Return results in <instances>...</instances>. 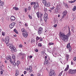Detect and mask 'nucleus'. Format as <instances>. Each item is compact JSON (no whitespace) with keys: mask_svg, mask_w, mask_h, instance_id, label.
I'll return each mask as SVG.
<instances>
[{"mask_svg":"<svg viewBox=\"0 0 76 76\" xmlns=\"http://www.w3.org/2000/svg\"><path fill=\"white\" fill-rule=\"evenodd\" d=\"M69 33L66 35H64V33H60V38L65 42H66L67 41L68 39H69V37L70 35V28H69Z\"/></svg>","mask_w":76,"mask_h":76,"instance_id":"1","label":"nucleus"},{"mask_svg":"<svg viewBox=\"0 0 76 76\" xmlns=\"http://www.w3.org/2000/svg\"><path fill=\"white\" fill-rule=\"evenodd\" d=\"M10 40V38H9V37L8 36H7L5 39V43L7 46H9V40Z\"/></svg>","mask_w":76,"mask_h":76,"instance_id":"2","label":"nucleus"},{"mask_svg":"<svg viewBox=\"0 0 76 76\" xmlns=\"http://www.w3.org/2000/svg\"><path fill=\"white\" fill-rule=\"evenodd\" d=\"M10 48L11 49V51L12 53H13L15 52H16V48L14 47L13 45H11L10 47Z\"/></svg>","mask_w":76,"mask_h":76,"instance_id":"3","label":"nucleus"},{"mask_svg":"<svg viewBox=\"0 0 76 76\" xmlns=\"http://www.w3.org/2000/svg\"><path fill=\"white\" fill-rule=\"evenodd\" d=\"M37 15L38 18H39L40 17L41 19L42 17H43V13L41 12H40L39 13V12H37Z\"/></svg>","mask_w":76,"mask_h":76,"instance_id":"4","label":"nucleus"},{"mask_svg":"<svg viewBox=\"0 0 76 76\" xmlns=\"http://www.w3.org/2000/svg\"><path fill=\"white\" fill-rule=\"evenodd\" d=\"M68 72L71 74L75 75V74L76 73V69L72 70L70 69V70Z\"/></svg>","mask_w":76,"mask_h":76,"instance_id":"5","label":"nucleus"},{"mask_svg":"<svg viewBox=\"0 0 76 76\" xmlns=\"http://www.w3.org/2000/svg\"><path fill=\"white\" fill-rule=\"evenodd\" d=\"M34 8V10H37L38 7H39V4H38V3L36 2L34 4V6H33Z\"/></svg>","mask_w":76,"mask_h":76,"instance_id":"6","label":"nucleus"},{"mask_svg":"<svg viewBox=\"0 0 76 76\" xmlns=\"http://www.w3.org/2000/svg\"><path fill=\"white\" fill-rule=\"evenodd\" d=\"M42 30H43V28H42V27H40L39 28L37 33L39 34V35H40V34H41L42 32Z\"/></svg>","mask_w":76,"mask_h":76,"instance_id":"7","label":"nucleus"},{"mask_svg":"<svg viewBox=\"0 0 76 76\" xmlns=\"http://www.w3.org/2000/svg\"><path fill=\"white\" fill-rule=\"evenodd\" d=\"M43 3L45 4V6H47L48 7L50 6V3H47V1H43Z\"/></svg>","mask_w":76,"mask_h":76,"instance_id":"8","label":"nucleus"},{"mask_svg":"<svg viewBox=\"0 0 76 76\" xmlns=\"http://www.w3.org/2000/svg\"><path fill=\"white\" fill-rule=\"evenodd\" d=\"M43 18L45 21L47 22V19H48V14L45 13V12Z\"/></svg>","mask_w":76,"mask_h":76,"instance_id":"9","label":"nucleus"},{"mask_svg":"<svg viewBox=\"0 0 76 76\" xmlns=\"http://www.w3.org/2000/svg\"><path fill=\"white\" fill-rule=\"evenodd\" d=\"M50 72L49 76H53V75L55 76L56 75V74H55L54 70L50 71Z\"/></svg>","mask_w":76,"mask_h":76,"instance_id":"10","label":"nucleus"},{"mask_svg":"<svg viewBox=\"0 0 76 76\" xmlns=\"http://www.w3.org/2000/svg\"><path fill=\"white\" fill-rule=\"evenodd\" d=\"M15 23H13L10 25V28L11 29H12L14 26H15Z\"/></svg>","mask_w":76,"mask_h":76,"instance_id":"11","label":"nucleus"},{"mask_svg":"<svg viewBox=\"0 0 76 76\" xmlns=\"http://www.w3.org/2000/svg\"><path fill=\"white\" fill-rule=\"evenodd\" d=\"M23 35L25 37V38H26L28 36V34L27 32H26L25 33H23Z\"/></svg>","mask_w":76,"mask_h":76,"instance_id":"12","label":"nucleus"},{"mask_svg":"<svg viewBox=\"0 0 76 76\" xmlns=\"http://www.w3.org/2000/svg\"><path fill=\"white\" fill-rule=\"evenodd\" d=\"M15 17L14 16H12L11 17V20L12 22H13V21H14L15 20Z\"/></svg>","mask_w":76,"mask_h":76,"instance_id":"13","label":"nucleus"},{"mask_svg":"<svg viewBox=\"0 0 76 76\" xmlns=\"http://www.w3.org/2000/svg\"><path fill=\"white\" fill-rule=\"evenodd\" d=\"M4 3L3 1H1V0H0V6H3L4 5Z\"/></svg>","mask_w":76,"mask_h":76,"instance_id":"14","label":"nucleus"},{"mask_svg":"<svg viewBox=\"0 0 76 76\" xmlns=\"http://www.w3.org/2000/svg\"><path fill=\"white\" fill-rule=\"evenodd\" d=\"M48 60H46L44 62V64H45L46 65H47V66H48L49 64H48Z\"/></svg>","mask_w":76,"mask_h":76,"instance_id":"15","label":"nucleus"},{"mask_svg":"<svg viewBox=\"0 0 76 76\" xmlns=\"http://www.w3.org/2000/svg\"><path fill=\"white\" fill-rule=\"evenodd\" d=\"M15 76H18L19 75V71L18 70H16L15 71Z\"/></svg>","mask_w":76,"mask_h":76,"instance_id":"16","label":"nucleus"},{"mask_svg":"<svg viewBox=\"0 0 76 76\" xmlns=\"http://www.w3.org/2000/svg\"><path fill=\"white\" fill-rule=\"evenodd\" d=\"M69 65H67V67L64 69V71L66 72H67V70H68V69H69Z\"/></svg>","mask_w":76,"mask_h":76,"instance_id":"17","label":"nucleus"},{"mask_svg":"<svg viewBox=\"0 0 76 76\" xmlns=\"http://www.w3.org/2000/svg\"><path fill=\"white\" fill-rule=\"evenodd\" d=\"M21 31L23 33H25L26 32V30L24 28H23L21 29Z\"/></svg>","mask_w":76,"mask_h":76,"instance_id":"18","label":"nucleus"},{"mask_svg":"<svg viewBox=\"0 0 76 76\" xmlns=\"http://www.w3.org/2000/svg\"><path fill=\"white\" fill-rule=\"evenodd\" d=\"M29 67V69L27 68L26 69V70H27L28 71H29V70H31V69H32V66H30Z\"/></svg>","mask_w":76,"mask_h":76,"instance_id":"19","label":"nucleus"},{"mask_svg":"<svg viewBox=\"0 0 76 76\" xmlns=\"http://www.w3.org/2000/svg\"><path fill=\"white\" fill-rule=\"evenodd\" d=\"M63 14L64 15H65V16H66V15H67V11H64L63 12Z\"/></svg>","mask_w":76,"mask_h":76,"instance_id":"20","label":"nucleus"},{"mask_svg":"<svg viewBox=\"0 0 76 76\" xmlns=\"http://www.w3.org/2000/svg\"><path fill=\"white\" fill-rule=\"evenodd\" d=\"M13 9H14V10H19V8L16 7H14L13 8Z\"/></svg>","mask_w":76,"mask_h":76,"instance_id":"21","label":"nucleus"},{"mask_svg":"<svg viewBox=\"0 0 76 76\" xmlns=\"http://www.w3.org/2000/svg\"><path fill=\"white\" fill-rule=\"evenodd\" d=\"M38 47H42V43H39L38 44Z\"/></svg>","mask_w":76,"mask_h":76,"instance_id":"22","label":"nucleus"},{"mask_svg":"<svg viewBox=\"0 0 76 76\" xmlns=\"http://www.w3.org/2000/svg\"><path fill=\"white\" fill-rule=\"evenodd\" d=\"M42 55H43L45 56V55H46V53L44 52V51L42 52Z\"/></svg>","mask_w":76,"mask_h":76,"instance_id":"23","label":"nucleus"},{"mask_svg":"<svg viewBox=\"0 0 76 76\" xmlns=\"http://www.w3.org/2000/svg\"><path fill=\"white\" fill-rule=\"evenodd\" d=\"M14 32H15L16 33V34H18V31H17V30H16V29H14Z\"/></svg>","mask_w":76,"mask_h":76,"instance_id":"24","label":"nucleus"},{"mask_svg":"<svg viewBox=\"0 0 76 76\" xmlns=\"http://www.w3.org/2000/svg\"><path fill=\"white\" fill-rule=\"evenodd\" d=\"M70 43H69L66 46V48H69L70 47Z\"/></svg>","mask_w":76,"mask_h":76,"instance_id":"25","label":"nucleus"},{"mask_svg":"<svg viewBox=\"0 0 76 76\" xmlns=\"http://www.w3.org/2000/svg\"><path fill=\"white\" fill-rule=\"evenodd\" d=\"M20 64V61H17V66H19V64Z\"/></svg>","mask_w":76,"mask_h":76,"instance_id":"26","label":"nucleus"},{"mask_svg":"<svg viewBox=\"0 0 76 76\" xmlns=\"http://www.w3.org/2000/svg\"><path fill=\"white\" fill-rule=\"evenodd\" d=\"M64 4L66 8H67V7H68V5H67V4L65 3H64Z\"/></svg>","mask_w":76,"mask_h":76,"instance_id":"27","label":"nucleus"},{"mask_svg":"<svg viewBox=\"0 0 76 76\" xmlns=\"http://www.w3.org/2000/svg\"><path fill=\"white\" fill-rule=\"evenodd\" d=\"M72 50V47L71 46H70L69 47V52H71V51Z\"/></svg>","mask_w":76,"mask_h":76,"instance_id":"28","label":"nucleus"},{"mask_svg":"<svg viewBox=\"0 0 76 76\" xmlns=\"http://www.w3.org/2000/svg\"><path fill=\"white\" fill-rule=\"evenodd\" d=\"M36 40L37 41V40H39V39H41V37H38L37 36L36 38Z\"/></svg>","mask_w":76,"mask_h":76,"instance_id":"29","label":"nucleus"},{"mask_svg":"<svg viewBox=\"0 0 76 76\" xmlns=\"http://www.w3.org/2000/svg\"><path fill=\"white\" fill-rule=\"evenodd\" d=\"M66 58L67 60H68L69 59V55H66Z\"/></svg>","mask_w":76,"mask_h":76,"instance_id":"30","label":"nucleus"},{"mask_svg":"<svg viewBox=\"0 0 76 76\" xmlns=\"http://www.w3.org/2000/svg\"><path fill=\"white\" fill-rule=\"evenodd\" d=\"M48 45H54V43L50 42H49Z\"/></svg>","mask_w":76,"mask_h":76,"instance_id":"31","label":"nucleus"},{"mask_svg":"<svg viewBox=\"0 0 76 76\" xmlns=\"http://www.w3.org/2000/svg\"><path fill=\"white\" fill-rule=\"evenodd\" d=\"M6 58L7 59V60H9V59H11V56H10L9 57H7Z\"/></svg>","mask_w":76,"mask_h":76,"instance_id":"32","label":"nucleus"},{"mask_svg":"<svg viewBox=\"0 0 76 76\" xmlns=\"http://www.w3.org/2000/svg\"><path fill=\"white\" fill-rule=\"evenodd\" d=\"M9 61H10V63L11 64H12L13 63V62L12 61V60L11 59Z\"/></svg>","mask_w":76,"mask_h":76,"instance_id":"33","label":"nucleus"},{"mask_svg":"<svg viewBox=\"0 0 76 76\" xmlns=\"http://www.w3.org/2000/svg\"><path fill=\"white\" fill-rule=\"evenodd\" d=\"M12 64L14 66H16V64L15 62H13V63H12Z\"/></svg>","mask_w":76,"mask_h":76,"instance_id":"34","label":"nucleus"},{"mask_svg":"<svg viewBox=\"0 0 76 76\" xmlns=\"http://www.w3.org/2000/svg\"><path fill=\"white\" fill-rule=\"evenodd\" d=\"M76 7L75 6L74 7L73 9H72V10L73 11H75L76 10Z\"/></svg>","mask_w":76,"mask_h":76,"instance_id":"35","label":"nucleus"},{"mask_svg":"<svg viewBox=\"0 0 76 76\" xmlns=\"http://www.w3.org/2000/svg\"><path fill=\"white\" fill-rule=\"evenodd\" d=\"M15 56L13 55L12 56V58L14 59V60H15Z\"/></svg>","mask_w":76,"mask_h":76,"instance_id":"36","label":"nucleus"},{"mask_svg":"<svg viewBox=\"0 0 76 76\" xmlns=\"http://www.w3.org/2000/svg\"><path fill=\"white\" fill-rule=\"evenodd\" d=\"M44 11L45 12H46L47 10V8H46L45 7H44Z\"/></svg>","mask_w":76,"mask_h":76,"instance_id":"37","label":"nucleus"},{"mask_svg":"<svg viewBox=\"0 0 76 76\" xmlns=\"http://www.w3.org/2000/svg\"><path fill=\"white\" fill-rule=\"evenodd\" d=\"M35 2H32L31 3V5H33V4H35Z\"/></svg>","mask_w":76,"mask_h":76,"instance_id":"38","label":"nucleus"},{"mask_svg":"<svg viewBox=\"0 0 76 76\" xmlns=\"http://www.w3.org/2000/svg\"><path fill=\"white\" fill-rule=\"evenodd\" d=\"M2 35L3 36H4V35H5V32H2Z\"/></svg>","mask_w":76,"mask_h":76,"instance_id":"39","label":"nucleus"},{"mask_svg":"<svg viewBox=\"0 0 76 76\" xmlns=\"http://www.w3.org/2000/svg\"><path fill=\"white\" fill-rule=\"evenodd\" d=\"M35 40L34 39H32L31 40V42L32 43V42H35Z\"/></svg>","mask_w":76,"mask_h":76,"instance_id":"40","label":"nucleus"},{"mask_svg":"<svg viewBox=\"0 0 76 76\" xmlns=\"http://www.w3.org/2000/svg\"><path fill=\"white\" fill-rule=\"evenodd\" d=\"M58 12V8H56L55 10V12Z\"/></svg>","mask_w":76,"mask_h":76,"instance_id":"41","label":"nucleus"},{"mask_svg":"<svg viewBox=\"0 0 76 76\" xmlns=\"http://www.w3.org/2000/svg\"><path fill=\"white\" fill-rule=\"evenodd\" d=\"M54 8H55V7H52L51 8H50V9H51V10H54Z\"/></svg>","mask_w":76,"mask_h":76,"instance_id":"42","label":"nucleus"},{"mask_svg":"<svg viewBox=\"0 0 76 76\" xmlns=\"http://www.w3.org/2000/svg\"><path fill=\"white\" fill-rule=\"evenodd\" d=\"M28 17L30 19H32V17L30 15H28Z\"/></svg>","mask_w":76,"mask_h":76,"instance_id":"43","label":"nucleus"},{"mask_svg":"<svg viewBox=\"0 0 76 76\" xmlns=\"http://www.w3.org/2000/svg\"><path fill=\"white\" fill-rule=\"evenodd\" d=\"M57 24H55L54 25V27L55 28H56L57 27Z\"/></svg>","mask_w":76,"mask_h":76,"instance_id":"44","label":"nucleus"},{"mask_svg":"<svg viewBox=\"0 0 76 76\" xmlns=\"http://www.w3.org/2000/svg\"><path fill=\"white\" fill-rule=\"evenodd\" d=\"M71 29H72V30L74 29V26H71Z\"/></svg>","mask_w":76,"mask_h":76,"instance_id":"45","label":"nucleus"},{"mask_svg":"<svg viewBox=\"0 0 76 76\" xmlns=\"http://www.w3.org/2000/svg\"><path fill=\"white\" fill-rule=\"evenodd\" d=\"M61 75H62V72H61L60 74L58 76H61Z\"/></svg>","mask_w":76,"mask_h":76,"instance_id":"46","label":"nucleus"},{"mask_svg":"<svg viewBox=\"0 0 76 76\" xmlns=\"http://www.w3.org/2000/svg\"><path fill=\"white\" fill-rule=\"evenodd\" d=\"M35 51H36V52H38V50L37 49H36L35 50Z\"/></svg>","mask_w":76,"mask_h":76,"instance_id":"47","label":"nucleus"},{"mask_svg":"<svg viewBox=\"0 0 76 76\" xmlns=\"http://www.w3.org/2000/svg\"><path fill=\"white\" fill-rule=\"evenodd\" d=\"M66 16V15H63V16H62V19H63L64 18V16Z\"/></svg>","mask_w":76,"mask_h":76,"instance_id":"48","label":"nucleus"},{"mask_svg":"<svg viewBox=\"0 0 76 76\" xmlns=\"http://www.w3.org/2000/svg\"><path fill=\"white\" fill-rule=\"evenodd\" d=\"M40 22H42V18H40Z\"/></svg>","mask_w":76,"mask_h":76,"instance_id":"49","label":"nucleus"},{"mask_svg":"<svg viewBox=\"0 0 76 76\" xmlns=\"http://www.w3.org/2000/svg\"><path fill=\"white\" fill-rule=\"evenodd\" d=\"M32 69H30L29 71V72L30 73H31V72H32Z\"/></svg>","mask_w":76,"mask_h":76,"instance_id":"50","label":"nucleus"},{"mask_svg":"<svg viewBox=\"0 0 76 76\" xmlns=\"http://www.w3.org/2000/svg\"><path fill=\"white\" fill-rule=\"evenodd\" d=\"M73 60H74V61H75L76 60V56L75 57H74V59H73Z\"/></svg>","mask_w":76,"mask_h":76,"instance_id":"51","label":"nucleus"},{"mask_svg":"<svg viewBox=\"0 0 76 76\" xmlns=\"http://www.w3.org/2000/svg\"><path fill=\"white\" fill-rule=\"evenodd\" d=\"M0 73L1 75H3V71H0Z\"/></svg>","mask_w":76,"mask_h":76,"instance_id":"52","label":"nucleus"},{"mask_svg":"<svg viewBox=\"0 0 76 76\" xmlns=\"http://www.w3.org/2000/svg\"><path fill=\"white\" fill-rule=\"evenodd\" d=\"M28 10H31V7H29L28 8Z\"/></svg>","mask_w":76,"mask_h":76,"instance_id":"53","label":"nucleus"},{"mask_svg":"<svg viewBox=\"0 0 76 76\" xmlns=\"http://www.w3.org/2000/svg\"><path fill=\"white\" fill-rule=\"evenodd\" d=\"M69 3H73V1H69Z\"/></svg>","mask_w":76,"mask_h":76,"instance_id":"54","label":"nucleus"},{"mask_svg":"<svg viewBox=\"0 0 76 76\" xmlns=\"http://www.w3.org/2000/svg\"><path fill=\"white\" fill-rule=\"evenodd\" d=\"M43 40V39L42 38H40V41H42Z\"/></svg>","mask_w":76,"mask_h":76,"instance_id":"55","label":"nucleus"},{"mask_svg":"<svg viewBox=\"0 0 76 76\" xmlns=\"http://www.w3.org/2000/svg\"><path fill=\"white\" fill-rule=\"evenodd\" d=\"M26 71H25L24 72V75H26Z\"/></svg>","mask_w":76,"mask_h":76,"instance_id":"56","label":"nucleus"},{"mask_svg":"<svg viewBox=\"0 0 76 76\" xmlns=\"http://www.w3.org/2000/svg\"><path fill=\"white\" fill-rule=\"evenodd\" d=\"M47 56H45V60H46V59H47Z\"/></svg>","mask_w":76,"mask_h":76,"instance_id":"57","label":"nucleus"},{"mask_svg":"<svg viewBox=\"0 0 76 76\" xmlns=\"http://www.w3.org/2000/svg\"><path fill=\"white\" fill-rule=\"evenodd\" d=\"M37 76H41V74L40 73H38L37 74Z\"/></svg>","mask_w":76,"mask_h":76,"instance_id":"58","label":"nucleus"},{"mask_svg":"<svg viewBox=\"0 0 76 76\" xmlns=\"http://www.w3.org/2000/svg\"><path fill=\"white\" fill-rule=\"evenodd\" d=\"M19 55H20V56H22V53H20L19 54Z\"/></svg>","mask_w":76,"mask_h":76,"instance_id":"59","label":"nucleus"},{"mask_svg":"<svg viewBox=\"0 0 76 76\" xmlns=\"http://www.w3.org/2000/svg\"><path fill=\"white\" fill-rule=\"evenodd\" d=\"M71 64L72 65H73V61H71Z\"/></svg>","mask_w":76,"mask_h":76,"instance_id":"60","label":"nucleus"},{"mask_svg":"<svg viewBox=\"0 0 76 76\" xmlns=\"http://www.w3.org/2000/svg\"><path fill=\"white\" fill-rule=\"evenodd\" d=\"M13 36L14 37H17V35L16 34H14Z\"/></svg>","mask_w":76,"mask_h":76,"instance_id":"61","label":"nucleus"},{"mask_svg":"<svg viewBox=\"0 0 76 76\" xmlns=\"http://www.w3.org/2000/svg\"><path fill=\"white\" fill-rule=\"evenodd\" d=\"M25 25L26 26H28V25H27L26 23H25Z\"/></svg>","mask_w":76,"mask_h":76,"instance_id":"62","label":"nucleus"},{"mask_svg":"<svg viewBox=\"0 0 76 76\" xmlns=\"http://www.w3.org/2000/svg\"><path fill=\"white\" fill-rule=\"evenodd\" d=\"M2 41H5V39H2Z\"/></svg>","mask_w":76,"mask_h":76,"instance_id":"63","label":"nucleus"},{"mask_svg":"<svg viewBox=\"0 0 76 76\" xmlns=\"http://www.w3.org/2000/svg\"><path fill=\"white\" fill-rule=\"evenodd\" d=\"M31 76H34V75L32 74H31Z\"/></svg>","mask_w":76,"mask_h":76,"instance_id":"64","label":"nucleus"}]
</instances>
